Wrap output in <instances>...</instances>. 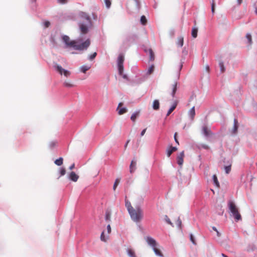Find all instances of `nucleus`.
<instances>
[{"label":"nucleus","mask_w":257,"mask_h":257,"mask_svg":"<svg viewBox=\"0 0 257 257\" xmlns=\"http://www.w3.org/2000/svg\"><path fill=\"white\" fill-rule=\"evenodd\" d=\"M63 41L65 44L70 47H73L76 50L82 51L86 50L90 45V40L87 39L85 42L79 44V40L71 41L70 38L66 35L62 37Z\"/></svg>","instance_id":"nucleus-1"},{"label":"nucleus","mask_w":257,"mask_h":257,"mask_svg":"<svg viewBox=\"0 0 257 257\" xmlns=\"http://www.w3.org/2000/svg\"><path fill=\"white\" fill-rule=\"evenodd\" d=\"M80 22L79 27L82 34H86L88 32L89 29L92 26V22L89 16L86 13L81 12L79 14Z\"/></svg>","instance_id":"nucleus-2"},{"label":"nucleus","mask_w":257,"mask_h":257,"mask_svg":"<svg viewBox=\"0 0 257 257\" xmlns=\"http://www.w3.org/2000/svg\"><path fill=\"white\" fill-rule=\"evenodd\" d=\"M130 215L135 222H140L143 218V210L140 207L134 208L130 205Z\"/></svg>","instance_id":"nucleus-3"},{"label":"nucleus","mask_w":257,"mask_h":257,"mask_svg":"<svg viewBox=\"0 0 257 257\" xmlns=\"http://www.w3.org/2000/svg\"><path fill=\"white\" fill-rule=\"evenodd\" d=\"M228 205L229 210L230 212L232 213L235 220L236 221H238L239 220H240L241 219V216L240 213H239L238 208L236 206L234 203L232 201H230L228 202Z\"/></svg>","instance_id":"nucleus-4"},{"label":"nucleus","mask_w":257,"mask_h":257,"mask_svg":"<svg viewBox=\"0 0 257 257\" xmlns=\"http://www.w3.org/2000/svg\"><path fill=\"white\" fill-rule=\"evenodd\" d=\"M146 241L147 243L153 247V250L154 251L155 253L157 255H158L161 257L163 256V254L162 253L161 251L157 248V243L156 240L151 237H147L146 238Z\"/></svg>","instance_id":"nucleus-5"},{"label":"nucleus","mask_w":257,"mask_h":257,"mask_svg":"<svg viewBox=\"0 0 257 257\" xmlns=\"http://www.w3.org/2000/svg\"><path fill=\"white\" fill-rule=\"evenodd\" d=\"M124 61V57L122 55H119L117 59V65L119 73L120 75H122L123 70V62Z\"/></svg>","instance_id":"nucleus-6"},{"label":"nucleus","mask_w":257,"mask_h":257,"mask_svg":"<svg viewBox=\"0 0 257 257\" xmlns=\"http://www.w3.org/2000/svg\"><path fill=\"white\" fill-rule=\"evenodd\" d=\"M123 103L122 102L119 103L116 108V111L119 115H122L127 112V109L125 107H123Z\"/></svg>","instance_id":"nucleus-7"},{"label":"nucleus","mask_w":257,"mask_h":257,"mask_svg":"<svg viewBox=\"0 0 257 257\" xmlns=\"http://www.w3.org/2000/svg\"><path fill=\"white\" fill-rule=\"evenodd\" d=\"M57 71L61 74L62 75L63 74L66 77H68L70 75V73L68 70H65L63 69L61 66L60 65H57L56 66Z\"/></svg>","instance_id":"nucleus-8"},{"label":"nucleus","mask_w":257,"mask_h":257,"mask_svg":"<svg viewBox=\"0 0 257 257\" xmlns=\"http://www.w3.org/2000/svg\"><path fill=\"white\" fill-rule=\"evenodd\" d=\"M184 152H181L177 157V163L180 166H182L184 162Z\"/></svg>","instance_id":"nucleus-9"},{"label":"nucleus","mask_w":257,"mask_h":257,"mask_svg":"<svg viewBox=\"0 0 257 257\" xmlns=\"http://www.w3.org/2000/svg\"><path fill=\"white\" fill-rule=\"evenodd\" d=\"M233 123H234L233 127L232 129L231 132L232 134H235L237 132V129H238V121H237V119H236V118L234 119Z\"/></svg>","instance_id":"nucleus-10"},{"label":"nucleus","mask_w":257,"mask_h":257,"mask_svg":"<svg viewBox=\"0 0 257 257\" xmlns=\"http://www.w3.org/2000/svg\"><path fill=\"white\" fill-rule=\"evenodd\" d=\"M177 88V82L176 81H174L173 83L171 85V89H172V92H171V95L173 97L175 96L176 90Z\"/></svg>","instance_id":"nucleus-11"},{"label":"nucleus","mask_w":257,"mask_h":257,"mask_svg":"<svg viewBox=\"0 0 257 257\" xmlns=\"http://www.w3.org/2000/svg\"><path fill=\"white\" fill-rule=\"evenodd\" d=\"M202 131L204 135L206 137L210 136L212 135L211 130L206 126H204L203 127Z\"/></svg>","instance_id":"nucleus-12"},{"label":"nucleus","mask_w":257,"mask_h":257,"mask_svg":"<svg viewBox=\"0 0 257 257\" xmlns=\"http://www.w3.org/2000/svg\"><path fill=\"white\" fill-rule=\"evenodd\" d=\"M177 150V148L175 147H170L167 150V155L168 157H169L171 154L175 151Z\"/></svg>","instance_id":"nucleus-13"},{"label":"nucleus","mask_w":257,"mask_h":257,"mask_svg":"<svg viewBox=\"0 0 257 257\" xmlns=\"http://www.w3.org/2000/svg\"><path fill=\"white\" fill-rule=\"evenodd\" d=\"M137 162L135 160H132L131 165H130V172L131 173L134 172L136 170Z\"/></svg>","instance_id":"nucleus-14"},{"label":"nucleus","mask_w":257,"mask_h":257,"mask_svg":"<svg viewBox=\"0 0 257 257\" xmlns=\"http://www.w3.org/2000/svg\"><path fill=\"white\" fill-rule=\"evenodd\" d=\"M69 177L70 179L74 182L77 181L78 179V176L74 172H72L70 173Z\"/></svg>","instance_id":"nucleus-15"},{"label":"nucleus","mask_w":257,"mask_h":257,"mask_svg":"<svg viewBox=\"0 0 257 257\" xmlns=\"http://www.w3.org/2000/svg\"><path fill=\"white\" fill-rule=\"evenodd\" d=\"M177 105V102L175 101L173 104V105L171 106V107L168 110L167 114V116H168L172 112V111L176 108Z\"/></svg>","instance_id":"nucleus-16"},{"label":"nucleus","mask_w":257,"mask_h":257,"mask_svg":"<svg viewBox=\"0 0 257 257\" xmlns=\"http://www.w3.org/2000/svg\"><path fill=\"white\" fill-rule=\"evenodd\" d=\"M153 107L155 110H158L159 109L160 103L158 100H155L153 101Z\"/></svg>","instance_id":"nucleus-17"},{"label":"nucleus","mask_w":257,"mask_h":257,"mask_svg":"<svg viewBox=\"0 0 257 257\" xmlns=\"http://www.w3.org/2000/svg\"><path fill=\"white\" fill-rule=\"evenodd\" d=\"M91 66L89 65H83L80 67V69L81 71L84 73L90 68Z\"/></svg>","instance_id":"nucleus-18"},{"label":"nucleus","mask_w":257,"mask_h":257,"mask_svg":"<svg viewBox=\"0 0 257 257\" xmlns=\"http://www.w3.org/2000/svg\"><path fill=\"white\" fill-rule=\"evenodd\" d=\"M246 39L247 40V43L248 46H250L252 44V37L250 34H247L246 35Z\"/></svg>","instance_id":"nucleus-19"},{"label":"nucleus","mask_w":257,"mask_h":257,"mask_svg":"<svg viewBox=\"0 0 257 257\" xmlns=\"http://www.w3.org/2000/svg\"><path fill=\"white\" fill-rule=\"evenodd\" d=\"M184 44V39L182 37H179L178 38L177 44L179 47H182Z\"/></svg>","instance_id":"nucleus-20"},{"label":"nucleus","mask_w":257,"mask_h":257,"mask_svg":"<svg viewBox=\"0 0 257 257\" xmlns=\"http://www.w3.org/2000/svg\"><path fill=\"white\" fill-rule=\"evenodd\" d=\"M189 115L190 116L192 119H193L195 115V107L193 106L191 108L189 112Z\"/></svg>","instance_id":"nucleus-21"},{"label":"nucleus","mask_w":257,"mask_h":257,"mask_svg":"<svg viewBox=\"0 0 257 257\" xmlns=\"http://www.w3.org/2000/svg\"><path fill=\"white\" fill-rule=\"evenodd\" d=\"M198 29L197 28H193L191 32V35L194 38H196L197 36Z\"/></svg>","instance_id":"nucleus-22"},{"label":"nucleus","mask_w":257,"mask_h":257,"mask_svg":"<svg viewBox=\"0 0 257 257\" xmlns=\"http://www.w3.org/2000/svg\"><path fill=\"white\" fill-rule=\"evenodd\" d=\"M140 21H141V23L143 26L146 25L147 24V22H148L147 19L145 16H142L141 17Z\"/></svg>","instance_id":"nucleus-23"},{"label":"nucleus","mask_w":257,"mask_h":257,"mask_svg":"<svg viewBox=\"0 0 257 257\" xmlns=\"http://www.w3.org/2000/svg\"><path fill=\"white\" fill-rule=\"evenodd\" d=\"M63 159L62 158H60L55 161V164L58 166H61L63 164Z\"/></svg>","instance_id":"nucleus-24"},{"label":"nucleus","mask_w":257,"mask_h":257,"mask_svg":"<svg viewBox=\"0 0 257 257\" xmlns=\"http://www.w3.org/2000/svg\"><path fill=\"white\" fill-rule=\"evenodd\" d=\"M149 53L150 55V60L151 61H153L155 59V56L152 49H149Z\"/></svg>","instance_id":"nucleus-25"},{"label":"nucleus","mask_w":257,"mask_h":257,"mask_svg":"<svg viewBox=\"0 0 257 257\" xmlns=\"http://www.w3.org/2000/svg\"><path fill=\"white\" fill-rule=\"evenodd\" d=\"M64 86L67 87H72L74 85L69 81H66L64 83Z\"/></svg>","instance_id":"nucleus-26"},{"label":"nucleus","mask_w":257,"mask_h":257,"mask_svg":"<svg viewBox=\"0 0 257 257\" xmlns=\"http://www.w3.org/2000/svg\"><path fill=\"white\" fill-rule=\"evenodd\" d=\"M155 66L154 65H152L148 69L147 71V74L150 75L152 74L154 71Z\"/></svg>","instance_id":"nucleus-27"},{"label":"nucleus","mask_w":257,"mask_h":257,"mask_svg":"<svg viewBox=\"0 0 257 257\" xmlns=\"http://www.w3.org/2000/svg\"><path fill=\"white\" fill-rule=\"evenodd\" d=\"M219 66L220 67V71L221 73H224L225 71V68L222 62L219 63Z\"/></svg>","instance_id":"nucleus-28"},{"label":"nucleus","mask_w":257,"mask_h":257,"mask_svg":"<svg viewBox=\"0 0 257 257\" xmlns=\"http://www.w3.org/2000/svg\"><path fill=\"white\" fill-rule=\"evenodd\" d=\"M215 0L211 1V12L213 14L215 13Z\"/></svg>","instance_id":"nucleus-29"},{"label":"nucleus","mask_w":257,"mask_h":257,"mask_svg":"<svg viewBox=\"0 0 257 257\" xmlns=\"http://www.w3.org/2000/svg\"><path fill=\"white\" fill-rule=\"evenodd\" d=\"M213 182H214V184H215V185L217 187H218L219 186V182L218 181L217 178V176L216 175H214L213 176Z\"/></svg>","instance_id":"nucleus-30"},{"label":"nucleus","mask_w":257,"mask_h":257,"mask_svg":"<svg viewBox=\"0 0 257 257\" xmlns=\"http://www.w3.org/2000/svg\"><path fill=\"white\" fill-rule=\"evenodd\" d=\"M139 115V112H137L132 114L131 116V119L133 121L136 120V118Z\"/></svg>","instance_id":"nucleus-31"},{"label":"nucleus","mask_w":257,"mask_h":257,"mask_svg":"<svg viewBox=\"0 0 257 257\" xmlns=\"http://www.w3.org/2000/svg\"><path fill=\"white\" fill-rule=\"evenodd\" d=\"M120 182V179L117 178L115 180V181L114 183V185H113V190H115L117 185H118V184Z\"/></svg>","instance_id":"nucleus-32"},{"label":"nucleus","mask_w":257,"mask_h":257,"mask_svg":"<svg viewBox=\"0 0 257 257\" xmlns=\"http://www.w3.org/2000/svg\"><path fill=\"white\" fill-rule=\"evenodd\" d=\"M130 257H137L134 250L130 248Z\"/></svg>","instance_id":"nucleus-33"},{"label":"nucleus","mask_w":257,"mask_h":257,"mask_svg":"<svg viewBox=\"0 0 257 257\" xmlns=\"http://www.w3.org/2000/svg\"><path fill=\"white\" fill-rule=\"evenodd\" d=\"M57 142L56 141H52L49 143V147L51 148L55 147L57 145Z\"/></svg>","instance_id":"nucleus-34"},{"label":"nucleus","mask_w":257,"mask_h":257,"mask_svg":"<svg viewBox=\"0 0 257 257\" xmlns=\"http://www.w3.org/2000/svg\"><path fill=\"white\" fill-rule=\"evenodd\" d=\"M96 55H97V53L94 52L92 54L90 55L89 56V59L91 61L93 60L96 57Z\"/></svg>","instance_id":"nucleus-35"},{"label":"nucleus","mask_w":257,"mask_h":257,"mask_svg":"<svg viewBox=\"0 0 257 257\" xmlns=\"http://www.w3.org/2000/svg\"><path fill=\"white\" fill-rule=\"evenodd\" d=\"M225 171L226 174H228L231 170V166H225L224 167Z\"/></svg>","instance_id":"nucleus-36"},{"label":"nucleus","mask_w":257,"mask_h":257,"mask_svg":"<svg viewBox=\"0 0 257 257\" xmlns=\"http://www.w3.org/2000/svg\"><path fill=\"white\" fill-rule=\"evenodd\" d=\"M105 4L107 8H109L111 6L110 0H105Z\"/></svg>","instance_id":"nucleus-37"},{"label":"nucleus","mask_w":257,"mask_h":257,"mask_svg":"<svg viewBox=\"0 0 257 257\" xmlns=\"http://www.w3.org/2000/svg\"><path fill=\"white\" fill-rule=\"evenodd\" d=\"M110 216H111V214H110V212H106L105 213V219L106 220H110Z\"/></svg>","instance_id":"nucleus-38"},{"label":"nucleus","mask_w":257,"mask_h":257,"mask_svg":"<svg viewBox=\"0 0 257 257\" xmlns=\"http://www.w3.org/2000/svg\"><path fill=\"white\" fill-rule=\"evenodd\" d=\"M100 239L103 241H106V238L105 237L104 232H102L101 233V236H100Z\"/></svg>","instance_id":"nucleus-39"},{"label":"nucleus","mask_w":257,"mask_h":257,"mask_svg":"<svg viewBox=\"0 0 257 257\" xmlns=\"http://www.w3.org/2000/svg\"><path fill=\"white\" fill-rule=\"evenodd\" d=\"M60 176H63L66 173V170L65 168H61L60 171Z\"/></svg>","instance_id":"nucleus-40"},{"label":"nucleus","mask_w":257,"mask_h":257,"mask_svg":"<svg viewBox=\"0 0 257 257\" xmlns=\"http://www.w3.org/2000/svg\"><path fill=\"white\" fill-rule=\"evenodd\" d=\"M125 207H126V209H127V210H128V201L127 199L126 196H125Z\"/></svg>","instance_id":"nucleus-41"},{"label":"nucleus","mask_w":257,"mask_h":257,"mask_svg":"<svg viewBox=\"0 0 257 257\" xmlns=\"http://www.w3.org/2000/svg\"><path fill=\"white\" fill-rule=\"evenodd\" d=\"M190 240L194 244H196V243L192 234L190 235Z\"/></svg>","instance_id":"nucleus-42"},{"label":"nucleus","mask_w":257,"mask_h":257,"mask_svg":"<svg viewBox=\"0 0 257 257\" xmlns=\"http://www.w3.org/2000/svg\"><path fill=\"white\" fill-rule=\"evenodd\" d=\"M44 24L45 28H48L50 25V23L49 21H45Z\"/></svg>","instance_id":"nucleus-43"},{"label":"nucleus","mask_w":257,"mask_h":257,"mask_svg":"<svg viewBox=\"0 0 257 257\" xmlns=\"http://www.w3.org/2000/svg\"><path fill=\"white\" fill-rule=\"evenodd\" d=\"M177 133H175V134H174V140L176 142V143L178 144H179V142L177 139Z\"/></svg>","instance_id":"nucleus-44"},{"label":"nucleus","mask_w":257,"mask_h":257,"mask_svg":"<svg viewBox=\"0 0 257 257\" xmlns=\"http://www.w3.org/2000/svg\"><path fill=\"white\" fill-rule=\"evenodd\" d=\"M107 231L108 233H110L111 232V227L109 224L107 226Z\"/></svg>","instance_id":"nucleus-45"},{"label":"nucleus","mask_w":257,"mask_h":257,"mask_svg":"<svg viewBox=\"0 0 257 257\" xmlns=\"http://www.w3.org/2000/svg\"><path fill=\"white\" fill-rule=\"evenodd\" d=\"M58 2L59 3L63 4L67 3V0H58Z\"/></svg>","instance_id":"nucleus-46"},{"label":"nucleus","mask_w":257,"mask_h":257,"mask_svg":"<svg viewBox=\"0 0 257 257\" xmlns=\"http://www.w3.org/2000/svg\"><path fill=\"white\" fill-rule=\"evenodd\" d=\"M202 148L205 149H208L209 148V146L207 145L203 144L201 145Z\"/></svg>","instance_id":"nucleus-47"},{"label":"nucleus","mask_w":257,"mask_h":257,"mask_svg":"<svg viewBox=\"0 0 257 257\" xmlns=\"http://www.w3.org/2000/svg\"><path fill=\"white\" fill-rule=\"evenodd\" d=\"M146 130H147V128H145L144 129L142 132H141V136H143L144 135V134H145L146 132Z\"/></svg>","instance_id":"nucleus-48"},{"label":"nucleus","mask_w":257,"mask_h":257,"mask_svg":"<svg viewBox=\"0 0 257 257\" xmlns=\"http://www.w3.org/2000/svg\"><path fill=\"white\" fill-rule=\"evenodd\" d=\"M74 167H75V164H73L71 166H70L69 169L70 170H72L74 168Z\"/></svg>","instance_id":"nucleus-49"},{"label":"nucleus","mask_w":257,"mask_h":257,"mask_svg":"<svg viewBox=\"0 0 257 257\" xmlns=\"http://www.w3.org/2000/svg\"><path fill=\"white\" fill-rule=\"evenodd\" d=\"M238 5H240L242 2V0H237Z\"/></svg>","instance_id":"nucleus-50"},{"label":"nucleus","mask_w":257,"mask_h":257,"mask_svg":"<svg viewBox=\"0 0 257 257\" xmlns=\"http://www.w3.org/2000/svg\"><path fill=\"white\" fill-rule=\"evenodd\" d=\"M166 221L167 222V223H168L169 224H172V223L170 221V220L169 219V218H167L166 219Z\"/></svg>","instance_id":"nucleus-51"},{"label":"nucleus","mask_w":257,"mask_h":257,"mask_svg":"<svg viewBox=\"0 0 257 257\" xmlns=\"http://www.w3.org/2000/svg\"><path fill=\"white\" fill-rule=\"evenodd\" d=\"M177 222H178L179 225L181 226V220L179 218L178 219Z\"/></svg>","instance_id":"nucleus-52"},{"label":"nucleus","mask_w":257,"mask_h":257,"mask_svg":"<svg viewBox=\"0 0 257 257\" xmlns=\"http://www.w3.org/2000/svg\"><path fill=\"white\" fill-rule=\"evenodd\" d=\"M216 233H217V235L218 237L220 236L221 234H220V232H219L218 231V230L216 231Z\"/></svg>","instance_id":"nucleus-53"},{"label":"nucleus","mask_w":257,"mask_h":257,"mask_svg":"<svg viewBox=\"0 0 257 257\" xmlns=\"http://www.w3.org/2000/svg\"><path fill=\"white\" fill-rule=\"evenodd\" d=\"M212 229L215 231L216 232L217 231V229H216V228L215 227H212Z\"/></svg>","instance_id":"nucleus-54"},{"label":"nucleus","mask_w":257,"mask_h":257,"mask_svg":"<svg viewBox=\"0 0 257 257\" xmlns=\"http://www.w3.org/2000/svg\"><path fill=\"white\" fill-rule=\"evenodd\" d=\"M122 77L123 78H125V79L127 78L126 75H123Z\"/></svg>","instance_id":"nucleus-55"},{"label":"nucleus","mask_w":257,"mask_h":257,"mask_svg":"<svg viewBox=\"0 0 257 257\" xmlns=\"http://www.w3.org/2000/svg\"><path fill=\"white\" fill-rule=\"evenodd\" d=\"M222 256L223 257H227L225 254H223V253H222Z\"/></svg>","instance_id":"nucleus-56"},{"label":"nucleus","mask_w":257,"mask_h":257,"mask_svg":"<svg viewBox=\"0 0 257 257\" xmlns=\"http://www.w3.org/2000/svg\"><path fill=\"white\" fill-rule=\"evenodd\" d=\"M128 143V141H127L126 143V144H125V147H126V146L127 145V144Z\"/></svg>","instance_id":"nucleus-57"},{"label":"nucleus","mask_w":257,"mask_h":257,"mask_svg":"<svg viewBox=\"0 0 257 257\" xmlns=\"http://www.w3.org/2000/svg\"><path fill=\"white\" fill-rule=\"evenodd\" d=\"M206 69H207V70H208V69H209V66H207L206 67Z\"/></svg>","instance_id":"nucleus-58"},{"label":"nucleus","mask_w":257,"mask_h":257,"mask_svg":"<svg viewBox=\"0 0 257 257\" xmlns=\"http://www.w3.org/2000/svg\"><path fill=\"white\" fill-rule=\"evenodd\" d=\"M255 13H256V15H257V9H256V10H255Z\"/></svg>","instance_id":"nucleus-59"},{"label":"nucleus","mask_w":257,"mask_h":257,"mask_svg":"<svg viewBox=\"0 0 257 257\" xmlns=\"http://www.w3.org/2000/svg\"><path fill=\"white\" fill-rule=\"evenodd\" d=\"M34 1H35V0H34Z\"/></svg>","instance_id":"nucleus-60"}]
</instances>
